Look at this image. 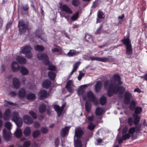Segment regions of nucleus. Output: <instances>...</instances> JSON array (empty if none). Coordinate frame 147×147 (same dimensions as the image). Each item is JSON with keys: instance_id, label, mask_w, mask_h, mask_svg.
Returning a JSON list of instances; mask_svg holds the SVG:
<instances>
[{"instance_id": "1", "label": "nucleus", "mask_w": 147, "mask_h": 147, "mask_svg": "<svg viewBox=\"0 0 147 147\" xmlns=\"http://www.w3.org/2000/svg\"><path fill=\"white\" fill-rule=\"evenodd\" d=\"M119 75L115 74L112 76L111 81L107 80L105 82L104 86L105 89L108 88L107 94L108 96H111L114 93L122 94L125 90L123 86L118 87L119 85L122 84L120 80Z\"/></svg>"}, {"instance_id": "2", "label": "nucleus", "mask_w": 147, "mask_h": 147, "mask_svg": "<svg viewBox=\"0 0 147 147\" xmlns=\"http://www.w3.org/2000/svg\"><path fill=\"white\" fill-rule=\"evenodd\" d=\"M83 133V131L80 127H77L75 128V136L74 140L75 147H82V144L81 141L80 139Z\"/></svg>"}, {"instance_id": "3", "label": "nucleus", "mask_w": 147, "mask_h": 147, "mask_svg": "<svg viewBox=\"0 0 147 147\" xmlns=\"http://www.w3.org/2000/svg\"><path fill=\"white\" fill-rule=\"evenodd\" d=\"M5 127L8 129V130L4 129L3 132V136L4 140L6 141L9 140L11 136L10 130L11 129L12 125L9 122H6L5 123Z\"/></svg>"}, {"instance_id": "4", "label": "nucleus", "mask_w": 147, "mask_h": 147, "mask_svg": "<svg viewBox=\"0 0 147 147\" xmlns=\"http://www.w3.org/2000/svg\"><path fill=\"white\" fill-rule=\"evenodd\" d=\"M11 120L14 121L18 127H20L22 125L23 121L22 118L19 116L18 113L14 112L12 113Z\"/></svg>"}, {"instance_id": "5", "label": "nucleus", "mask_w": 147, "mask_h": 147, "mask_svg": "<svg viewBox=\"0 0 147 147\" xmlns=\"http://www.w3.org/2000/svg\"><path fill=\"white\" fill-rule=\"evenodd\" d=\"M18 26L19 33L21 34H24L27 30V23L24 20H21L19 22Z\"/></svg>"}, {"instance_id": "6", "label": "nucleus", "mask_w": 147, "mask_h": 147, "mask_svg": "<svg viewBox=\"0 0 147 147\" xmlns=\"http://www.w3.org/2000/svg\"><path fill=\"white\" fill-rule=\"evenodd\" d=\"M87 97L89 100L92 102L94 105H98V100L95 98L92 92L91 91L88 92L87 94Z\"/></svg>"}, {"instance_id": "7", "label": "nucleus", "mask_w": 147, "mask_h": 147, "mask_svg": "<svg viewBox=\"0 0 147 147\" xmlns=\"http://www.w3.org/2000/svg\"><path fill=\"white\" fill-rule=\"evenodd\" d=\"M37 57L40 60H43L45 64L46 65H49V62L48 60V57L45 54H38L37 55Z\"/></svg>"}, {"instance_id": "8", "label": "nucleus", "mask_w": 147, "mask_h": 147, "mask_svg": "<svg viewBox=\"0 0 147 147\" xmlns=\"http://www.w3.org/2000/svg\"><path fill=\"white\" fill-rule=\"evenodd\" d=\"M74 86L73 84V81L72 80H69L65 86L68 92L71 93H72L74 92Z\"/></svg>"}, {"instance_id": "9", "label": "nucleus", "mask_w": 147, "mask_h": 147, "mask_svg": "<svg viewBox=\"0 0 147 147\" xmlns=\"http://www.w3.org/2000/svg\"><path fill=\"white\" fill-rule=\"evenodd\" d=\"M60 8L62 12H64L65 13H68L71 14L72 13L73 11L67 5H62L60 6Z\"/></svg>"}, {"instance_id": "10", "label": "nucleus", "mask_w": 147, "mask_h": 147, "mask_svg": "<svg viewBox=\"0 0 147 147\" xmlns=\"http://www.w3.org/2000/svg\"><path fill=\"white\" fill-rule=\"evenodd\" d=\"M65 104H63L62 107H60L58 105H56L54 106V108L57 112L58 116H60L65 106Z\"/></svg>"}, {"instance_id": "11", "label": "nucleus", "mask_w": 147, "mask_h": 147, "mask_svg": "<svg viewBox=\"0 0 147 147\" xmlns=\"http://www.w3.org/2000/svg\"><path fill=\"white\" fill-rule=\"evenodd\" d=\"M132 96L131 94L128 91H126L124 94V102L127 104L129 103Z\"/></svg>"}, {"instance_id": "12", "label": "nucleus", "mask_w": 147, "mask_h": 147, "mask_svg": "<svg viewBox=\"0 0 147 147\" xmlns=\"http://www.w3.org/2000/svg\"><path fill=\"white\" fill-rule=\"evenodd\" d=\"M38 96L41 100L44 99L49 96L46 91L44 90H41L38 93Z\"/></svg>"}, {"instance_id": "13", "label": "nucleus", "mask_w": 147, "mask_h": 147, "mask_svg": "<svg viewBox=\"0 0 147 147\" xmlns=\"http://www.w3.org/2000/svg\"><path fill=\"white\" fill-rule=\"evenodd\" d=\"M13 84L15 88H18L21 86L20 80L16 77H14L13 79Z\"/></svg>"}, {"instance_id": "14", "label": "nucleus", "mask_w": 147, "mask_h": 147, "mask_svg": "<svg viewBox=\"0 0 147 147\" xmlns=\"http://www.w3.org/2000/svg\"><path fill=\"white\" fill-rule=\"evenodd\" d=\"M32 48L30 45H26L21 48L20 53L25 54L30 52L32 50Z\"/></svg>"}, {"instance_id": "15", "label": "nucleus", "mask_w": 147, "mask_h": 147, "mask_svg": "<svg viewBox=\"0 0 147 147\" xmlns=\"http://www.w3.org/2000/svg\"><path fill=\"white\" fill-rule=\"evenodd\" d=\"M24 122L27 124H30L33 122V120L29 115H26L23 117Z\"/></svg>"}, {"instance_id": "16", "label": "nucleus", "mask_w": 147, "mask_h": 147, "mask_svg": "<svg viewBox=\"0 0 147 147\" xmlns=\"http://www.w3.org/2000/svg\"><path fill=\"white\" fill-rule=\"evenodd\" d=\"M11 114V110L7 109H6L4 112L3 115V119L5 120H8L10 118Z\"/></svg>"}, {"instance_id": "17", "label": "nucleus", "mask_w": 147, "mask_h": 147, "mask_svg": "<svg viewBox=\"0 0 147 147\" xmlns=\"http://www.w3.org/2000/svg\"><path fill=\"white\" fill-rule=\"evenodd\" d=\"M11 69L13 72L17 71L20 69L18 63L15 61H13L11 64Z\"/></svg>"}, {"instance_id": "18", "label": "nucleus", "mask_w": 147, "mask_h": 147, "mask_svg": "<svg viewBox=\"0 0 147 147\" xmlns=\"http://www.w3.org/2000/svg\"><path fill=\"white\" fill-rule=\"evenodd\" d=\"M105 15L100 10L98 11L97 13L96 23L100 22V19H103Z\"/></svg>"}, {"instance_id": "19", "label": "nucleus", "mask_w": 147, "mask_h": 147, "mask_svg": "<svg viewBox=\"0 0 147 147\" xmlns=\"http://www.w3.org/2000/svg\"><path fill=\"white\" fill-rule=\"evenodd\" d=\"M121 41L126 45V47L131 46V41L128 37H124L123 39L121 40Z\"/></svg>"}, {"instance_id": "20", "label": "nucleus", "mask_w": 147, "mask_h": 147, "mask_svg": "<svg viewBox=\"0 0 147 147\" xmlns=\"http://www.w3.org/2000/svg\"><path fill=\"white\" fill-rule=\"evenodd\" d=\"M70 126L66 127L63 128L61 131V136L64 137L68 134Z\"/></svg>"}, {"instance_id": "21", "label": "nucleus", "mask_w": 147, "mask_h": 147, "mask_svg": "<svg viewBox=\"0 0 147 147\" xmlns=\"http://www.w3.org/2000/svg\"><path fill=\"white\" fill-rule=\"evenodd\" d=\"M16 60L21 64H25L26 62V59L22 57L17 56L16 57Z\"/></svg>"}, {"instance_id": "22", "label": "nucleus", "mask_w": 147, "mask_h": 147, "mask_svg": "<svg viewBox=\"0 0 147 147\" xmlns=\"http://www.w3.org/2000/svg\"><path fill=\"white\" fill-rule=\"evenodd\" d=\"M133 116L134 119V123L135 125H137L140 121V117L138 115L135 114H133Z\"/></svg>"}, {"instance_id": "23", "label": "nucleus", "mask_w": 147, "mask_h": 147, "mask_svg": "<svg viewBox=\"0 0 147 147\" xmlns=\"http://www.w3.org/2000/svg\"><path fill=\"white\" fill-rule=\"evenodd\" d=\"M102 84L101 82L98 81L97 82L96 85L95 86V91L96 92L99 91L102 86Z\"/></svg>"}, {"instance_id": "24", "label": "nucleus", "mask_w": 147, "mask_h": 147, "mask_svg": "<svg viewBox=\"0 0 147 147\" xmlns=\"http://www.w3.org/2000/svg\"><path fill=\"white\" fill-rule=\"evenodd\" d=\"M20 71L23 75H27L29 73L28 70L25 67L22 66L20 68Z\"/></svg>"}, {"instance_id": "25", "label": "nucleus", "mask_w": 147, "mask_h": 147, "mask_svg": "<svg viewBox=\"0 0 147 147\" xmlns=\"http://www.w3.org/2000/svg\"><path fill=\"white\" fill-rule=\"evenodd\" d=\"M79 53V52L75 50H71L67 53V55L69 57H72L78 54Z\"/></svg>"}, {"instance_id": "26", "label": "nucleus", "mask_w": 147, "mask_h": 147, "mask_svg": "<svg viewBox=\"0 0 147 147\" xmlns=\"http://www.w3.org/2000/svg\"><path fill=\"white\" fill-rule=\"evenodd\" d=\"M51 82L50 80H45L42 83V85L43 87L47 88L51 84Z\"/></svg>"}, {"instance_id": "27", "label": "nucleus", "mask_w": 147, "mask_h": 147, "mask_svg": "<svg viewBox=\"0 0 147 147\" xmlns=\"http://www.w3.org/2000/svg\"><path fill=\"white\" fill-rule=\"evenodd\" d=\"M24 134L25 136H29L31 133V130L29 127H26L24 131Z\"/></svg>"}, {"instance_id": "28", "label": "nucleus", "mask_w": 147, "mask_h": 147, "mask_svg": "<svg viewBox=\"0 0 147 147\" xmlns=\"http://www.w3.org/2000/svg\"><path fill=\"white\" fill-rule=\"evenodd\" d=\"M18 94L20 98L24 97L26 95V92L25 90L23 88L21 89L19 91Z\"/></svg>"}, {"instance_id": "29", "label": "nucleus", "mask_w": 147, "mask_h": 147, "mask_svg": "<svg viewBox=\"0 0 147 147\" xmlns=\"http://www.w3.org/2000/svg\"><path fill=\"white\" fill-rule=\"evenodd\" d=\"M126 53L128 55H132L133 51L131 46L126 47Z\"/></svg>"}, {"instance_id": "30", "label": "nucleus", "mask_w": 147, "mask_h": 147, "mask_svg": "<svg viewBox=\"0 0 147 147\" xmlns=\"http://www.w3.org/2000/svg\"><path fill=\"white\" fill-rule=\"evenodd\" d=\"M103 112V110L102 109L97 107L96 110L95 114L97 115L100 116L102 114Z\"/></svg>"}, {"instance_id": "31", "label": "nucleus", "mask_w": 147, "mask_h": 147, "mask_svg": "<svg viewBox=\"0 0 147 147\" xmlns=\"http://www.w3.org/2000/svg\"><path fill=\"white\" fill-rule=\"evenodd\" d=\"M14 134L16 137L20 138L21 136L22 135V131L20 129H18L14 133Z\"/></svg>"}, {"instance_id": "32", "label": "nucleus", "mask_w": 147, "mask_h": 147, "mask_svg": "<svg viewBox=\"0 0 147 147\" xmlns=\"http://www.w3.org/2000/svg\"><path fill=\"white\" fill-rule=\"evenodd\" d=\"M79 16V12L77 11L70 18V19L73 21H75L77 20Z\"/></svg>"}, {"instance_id": "33", "label": "nucleus", "mask_w": 147, "mask_h": 147, "mask_svg": "<svg viewBox=\"0 0 147 147\" xmlns=\"http://www.w3.org/2000/svg\"><path fill=\"white\" fill-rule=\"evenodd\" d=\"M91 107V104L88 101H86L85 104V108L88 113L90 112Z\"/></svg>"}, {"instance_id": "34", "label": "nucleus", "mask_w": 147, "mask_h": 147, "mask_svg": "<svg viewBox=\"0 0 147 147\" xmlns=\"http://www.w3.org/2000/svg\"><path fill=\"white\" fill-rule=\"evenodd\" d=\"M46 106L44 104H41L39 108V112L40 113H43L45 110Z\"/></svg>"}, {"instance_id": "35", "label": "nucleus", "mask_w": 147, "mask_h": 147, "mask_svg": "<svg viewBox=\"0 0 147 147\" xmlns=\"http://www.w3.org/2000/svg\"><path fill=\"white\" fill-rule=\"evenodd\" d=\"M48 76L49 78L51 80H53L55 79L56 77V74L55 73L52 71H50L48 73Z\"/></svg>"}, {"instance_id": "36", "label": "nucleus", "mask_w": 147, "mask_h": 147, "mask_svg": "<svg viewBox=\"0 0 147 147\" xmlns=\"http://www.w3.org/2000/svg\"><path fill=\"white\" fill-rule=\"evenodd\" d=\"M34 49L36 51H43L44 49V47L42 46L37 45L34 47Z\"/></svg>"}, {"instance_id": "37", "label": "nucleus", "mask_w": 147, "mask_h": 147, "mask_svg": "<svg viewBox=\"0 0 147 147\" xmlns=\"http://www.w3.org/2000/svg\"><path fill=\"white\" fill-rule=\"evenodd\" d=\"M130 136V135L129 133L123 134L122 137V139L123 140H125L129 139Z\"/></svg>"}, {"instance_id": "38", "label": "nucleus", "mask_w": 147, "mask_h": 147, "mask_svg": "<svg viewBox=\"0 0 147 147\" xmlns=\"http://www.w3.org/2000/svg\"><path fill=\"white\" fill-rule=\"evenodd\" d=\"M110 57H99V61L104 62H106L108 61L109 60V59Z\"/></svg>"}, {"instance_id": "39", "label": "nucleus", "mask_w": 147, "mask_h": 147, "mask_svg": "<svg viewBox=\"0 0 147 147\" xmlns=\"http://www.w3.org/2000/svg\"><path fill=\"white\" fill-rule=\"evenodd\" d=\"M106 98L105 96L102 97L100 100V104L102 105H104L106 102Z\"/></svg>"}, {"instance_id": "40", "label": "nucleus", "mask_w": 147, "mask_h": 147, "mask_svg": "<svg viewBox=\"0 0 147 147\" xmlns=\"http://www.w3.org/2000/svg\"><path fill=\"white\" fill-rule=\"evenodd\" d=\"M36 96L35 94L30 93L27 96V98L29 100H33L35 98Z\"/></svg>"}, {"instance_id": "41", "label": "nucleus", "mask_w": 147, "mask_h": 147, "mask_svg": "<svg viewBox=\"0 0 147 147\" xmlns=\"http://www.w3.org/2000/svg\"><path fill=\"white\" fill-rule=\"evenodd\" d=\"M40 134V131L38 130H37L33 132L32 134V136L34 138H36L38 137Z\"/></svg>"}, {"instance_id": "42", "label": "nucleus", "mask_w": 147, "mask_h": 147, "mask_svg": "<svg viewBox=\"0 0 147 147\" xmlns=\"http://www.w3.org/2000/svg\"><path fill=\"white\" fill-rule=\"evenodd\" d=\"M142 111V109L141 107H136L135 111V113L137 115V114H140Z\"/></svg>"}, {"instance_id": "43", "label": "nucleus", "mask_w": 147, "mask_h": 147, "mask_svg": "<svg viewBox=\"0 0 147 147\" xmlns=\"http://www.w3.org/2000/svg\"><path fill=\"white\" fill-rule=\"evenodd\" d=\"M95 125L92 123H90L88 126V128L90 130H93L95 128Z\"/></svg>"}, {"instance_id": "44", "label": "nucleus", "mask_w": 147, "mask_h": 147, "mask_svg": "<svg viewBox=\"0 0 147 147\" xmlns=\"http://www.w3.org/2000/svg\"><path fill=\"white\" fill-rule=\"evenodd\" d=\"M61 51V48L58 47L55 48H53L52 49V51L53 52H58Z\"/></svg>"}, {"instance_id": "45", "label": "nucleus", "mask_w": 147, "mask_h": 147, "mask_svg": "<svg viewBox=\"0 0 147 147\" xmlns=\"http://www.w3.org/2000/svg\"><path fill=\"white\" fill-rule=\"evenodd\" d=\"M136 103V102L134 101H131L129 107L131 110H132L134 109L135 107Z\"/></svg>"}, {"instance_id": "46", "label": "nucleus", "mask_w": 147, "mask_h": 147, "mask_svg": "<svg viewBox=\"0 0 147 147\" xmlns=\"http://www.w3.org/2000/svg\"><path fill=\"white\" fill-rule=\"evenodd\" d=\"M43 33L42 30H37L36 32V36H38V37H40L41 34Z\"/></svg>"}, {"instance_id": "47", "label": "nucleus", "mask_w": 147, "mask_h": 147, "mask_svg": "<svg viewBox=\"0 0 147 147\" xmlns=\"http://www.w3.org/2000/svg\"><path fill=\"white\" fill-rule=\"evenodd\" d=\"M5 105L9 107L10 105L13 106L14 105V104L11 102H10L7 100H5L4 101Z\"/></svg>"}, {"instance_id": "48", "label": "nucleus", "mask_w": 147, "mask_h": 147, "mask_svg": "<svg viewBox=\"0 0 147 147\" xmlns=\"http://www.w3.org/2000/svg\"><path fill=\"white\" fill-rule=\"evenodd\" d=\"M133 120L132 118L129 117L128 120V122L129 125L131 126L133 125L134 123Z\"/></svg>"}, {"instance_id": "49", "label": "nucleus", "mask_w": 147, "mask_h": 147, "mask_svg": "<svg viewBox=\"0 0 147 147\" xmlns=\"http://www.w3.org/2000/svg\"><path fill=\"white\" fill-rule=\"evenodd\" d=\"M135 132H136L135 129L134 127H131L129 128L128 132L130 134H133Z\"/></svg>"}, {"instance_id": "50", "label": "nucleus", "mask_w": 147, "mask_h": 147, "mask_svg": "<svg viewBox=\"0 0 147 147\" xmlns=\"http://www.w3.org/2000/svg\"><path fill=\"white\" fill-rule=\"evenodd\" d=\"M29 113L30 115L33 117L34 119H36L37 118V115L33 111H31L29 112Z\"/></svg>"}, {"instance_id": "51", "label": "nucleus", "mask_w": 147, "mask_h": 147, "mask_svg": "<svg viewBox=\"0 0 147 147\" xmlns=\"http://www.w3.org/2000/svg\"><path fill=\"white\" fill-rule=\"evenodd\" d=\"M135 129L136 132H140L141 131V127L140 125L136 126L134 127Z\"/></svg>"}, {"instance_id": "52", "label": "nucleus", "mask_w": 147, "mask_h": 147, "mask_svg": "<svg viewBox=\"0 0 147 147\" xmlns=\"http://www.w3.org/2000/svg\"><path fill=\"white\" fill-rule=\"evenodd\" d=\"M80 62H79L76 63H75L74 65L73 69L75 71H76L78 67L80 64Z\"/></svg>"}, {"instance_id": "53", "label": "nucleus", "mask_w": 147, "mask_h": 147, "mask_svg": "<svg viewBox=\"0 0 147 147\" xmlns=\"http://www.w3.org/2000/svg\"><path fill=\"white\" fill-rule=\"evenodd\" d=\"M25 55L26 57L28 59L31 58L32 56V54L30 52L25 54Z\"/></svg>"}, {"instance_id": "54", "label": "nucleus", "mask_w": 147, "mask_h": 147, "mask_svg": "<svg viewBox=\"0 0 147 147\" xmlns=\"http://www.w3.org/2000/svg\"><path fill=\"white\" fill-rule=\"evenodd\" d=\"M41 131L43 133L45 134L48 131V129L46 127H43L41 129Z\"/></svg>"}, {"instance_id": "55", "label": "nucleus", "mask_w": 147, "mask_h": 147, "mask_svg": "<svg viewBox=\"0 0 147 147\" xmlns=\"http://www.w3.org/2000/svg\"><path fill=\"white\" fill-rule=\"evenodd\" d=\"M72 3L74 6H77L79 3V1L78 0H73Z\"/></svg>"}, {"instance_id": "56", "label": "nucleus", "mask_w": 147, "mask_h": 147, "mask_svg": "<svg viewBox=\"0 0 147 147\" xmlns=\"http://www.w3.org/2000/svg\"><path fill=\"white\" fill-rule=\"evenodd\" d=\"M30 145V142L28 141H26L24 142L23 144L24 147H28Z\"/></svg>"}, {"instance_id": "57", "label": "nucleus", "mask_w": 147, "mask_h": 147, "mask_svg": "<svg viewBox=\"0 0 147 147\" xmlns=\"http://www.w3.org/2000/svg\"><path fill=\"white\" fill-rule=\"evenodd\" d=\"M49 69L51 70L55 71L56 69V67L55 66L50 65H49Z\"/></svg>"}, {"instance_id": "58", "label": "nucleus", "mask_w": 147, "mask_h": 147, "mask_svg": "<svg viewBox=\"0 0 147 147\" xmlns=\"http://www.w3.org/2000/svg\"><path fill=\"white\" fill-rule=\"evenodd\" d=\"M59 142V139L58 138H57L55 139V144L56 147L58 146Z\"/></svg>"}, {"instance_id": "59", "label": "nucleus", "mask_w": 147, "mask_h": 147, "mask_svg": "<svg viewBox=\"0 0 147 147\" xmlns=\"http://www.w3.org/2000/svg\"><path fill=\"white\" fill-rule=\"evenodd\" d=\"M83 86H80L78 91V94L79 95H81L83 92V90L81 89Z\"/></svg>"}, {"instance_id": "60", "label": "nucleus", "mask_w": 147, "mask_h": 147, "mask_svg": "<svg viewBox=\"0 0 147 147\" xmlns=\"http://www.w3.org/2000/svg\"><path fill=\"white\" fill-rule=\"evenodd\" d=\"M84 75V74L82 73H81L80 71V74H79V76L78 77V79L79 80H80L83 77Z\"/></svg>"}, {"instance_id": "61", "label": "nucleus", "mask_w": 147, "mask_h": 147, "mask_svg": "<svg viewBox=\"0 0 147 147\" xmlns=\"http://www.w3.org/2000/svg\"><path fill=\"white\" fill-rule=\"evenodd\" d=\"M90 59L92 61L96 60L99 61V57H90Z\"/></svg>"}, {"instance_id": "62", "label": "nucleus", "mask_w": 147, "mask_h": 147, "mask_svg": "<svg viewBox=\"0 0 147 147\" xmlns=\"http://www.w3.org/2000/svg\"><path fill=\"white\" fill-rule=\"evenodd\" d=\"M94 118V116L93 115H92L90 116H89L87 117L86 118L90 122H91L93 121Z\"/></svg>"}, {"instance_id": "63", "label": "nucleus", "mask_w": 147, "mask_h": 147, "mask_svg": "<svg viewBox=\"0 0 147 147\" xmlns=\"http://www.w3.org/2000/svg\"><path fill=\"white\" fill-rule=\"evenodd\" d=\"M22 9L24 10H27L28 9V5L26 4L23 6L22 7Z\"/></svg>"}, {"instance_id": "64", "label": "nucleus", "mask_w": 147, "mask_h": 147, "mask_svg": "<svg viewBox=\"0 0 147 147\" xmlns=\"http://www.w3.org/2000/svg\"><path fill=\"white\" fill-rule=\"evenodd\" d=\"M40 124L38 122H35L34 123V127L35 128H38L39 127Z\"/></svg>"}]
</instances>
